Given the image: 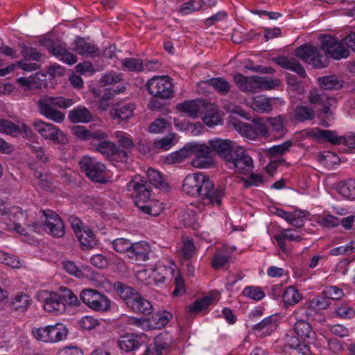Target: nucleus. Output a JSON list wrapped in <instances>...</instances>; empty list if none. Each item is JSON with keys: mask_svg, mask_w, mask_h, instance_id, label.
I'll list each match as a JSON object with an SVG mask.
<instances>
[{"mask_svg": "<svg viewBox=\"0 0 355 355\" xmlns=\"http://www.w3.org/2000/svg\"><path fill=\"white\" fill-rule=\"evenodd\" d=\"M182 190L188 196L200 198L205 205L220 206L225 196V189H215L209 176L202 173L187 175L183 180Z\"/></svg>", "mask_w": 355, "mask_h": 355, "instance_id": "1", "label": "nucleus"}, {"mask_svg": "<svg viewBox=\"0 0 355 355\" xmlns=\"http://www.w3.org/2000/svg\"><path fill=\"white\" fill-rule=\"evenodd\" d=\"M135 205L144 214L157 216L161 209L158 202L151 199V190L146 181L139 175L135 176L127 184Z\"/></svg>", "mask_w": 355, "mask_h": 355, "instance_id": "2", "label": "nucleus"}, {"mask_svg": "<svg viewBox=\"0 0 355 355\" xmlns=\"http://www.w3.org/2000/svg\"><path fill=\"white\" fill-rule=\"evenodd\" d=\"M73 104L71 98L63 96H42L37 101V107L39 113L46 119L56 123H61L65 119L64 112L60 109H67Z\"/></svg>", "mask_w": 355, "mask_h": 355, "instance_id": "3", "label": "nucleus"}, {"mask_svg": "<svg viewBox=\"0 0 355 355\" xmlns=\"http://www.w3.org/2000/svg\"><path fill=\"white\" fill-rule=\"evenodd\" d=\"M234 80L241 91L252 94L261 90L272 89L280 83L278 79L258 76H245L239 73L234 76Z\"/></svg>", "mask_w": 355, "mask_h": 355, "instance_id": "4", "label": "nucleus"}, {"mask_svg": "<svg viewBox=\"0 0 355 355\" xmlns=\"http://www.w3.org/2000/svg\"><path fill=\"white\" fill-rule=\"evenodd\" d=\"M189 155H194L191 164L196 168H210L215 165L213 150L207 143L191 142L188 144Z\"/></svg>", "mask_w": 355, "mask_h": 355, "instance_id": "5", "label": "nucleus"}, {"mask_svg": "<svg viewBox=\"0 0 355 355\" xmlns=\"http://www.w3.org/2000/svg\"><path fill=\"white\" fill-rule=\"evenodd\" d=\"M32 126L42 138L55 144L65 145L69 141L67 134L53 123L36 119Z\"/></svg>", "mask_w": 355, "mask_h": 355, "instance_id": "6", "label": "nucleus"}, {"mask_svg": "<svg viewBox=\"0 0 355 355\" xmlns=\"http://www.w3.org/2000/svg\"><path fill=\"white\" fill-rule=\"evenodd\" d=\"M149 94L161 99H169L173 96L172 79L168 76H155L146 85Z\"/></svg>", "mask_w": 355, "mask_h": 355, "instance_id": "7", "label": "nucleus"}, {"mask_svg": "<svg viewBox=\"0 0 355 355\" xmlns=\"http://www.w3.org/2000/svg\"><path fill=\"white\" fill-rule=\"evenodd\" d=\"M295 55L315 69H323L328 66L329 60L323 58L319 49L313 45L303 44L296 49Z\"/></svg>", "mask_w": 355, "mask_h": 355, "instance_id": "8", "label": "nucleus"}, {"mask_svg": "<svg viewBox=\"0 0 355 355\" xmlns=\"http://www.w3.org/2000/svg\"><path fill=\"white\" fill-rule=\"evenodd\" d=\"M32 334L37 340L53 343L66 338L67 330L62 324L57 323L44 327L33 328Z\"/></svg>", "mask_w": 355, "mask_h": 355, "instance_id": "9", "label": "nucleus"}, {"mask_svg": "<svg viewBox=\"0 0 355 355\" xmlns=\"http://www.w3.org/2000/svg\"><path fill=\"white\" fill-rule=\"evenodd\" d=\"M80 168L92 182H107L105 177L106 167L104 164L96 158L85 156L80 161Z\"/></svg>", "mask_w": 355, "mask_h": 355, "instance_id": "10", "label": "nucleus"}, {"mask_svg": "<svg viewBox=\"0 0 355 355\" xmlns=\"http://www.w3.org/2000/svg\"><path fill=\"white\" fill-rule=\"evenodd\" d=\"M321 49L325 53L324 58L327 59L331 58L339 60L347 58L349 55L348 49L343 46L342 40L339 41L331 35H325L322 37Z\"/></svg>", "mask_w": 355, "mask_h": 355, "instance_id": "11", "label": "nucleus"}, {"mask_svg": "<svg viewBox=\"0 0 355 355\" xmlns=\"http://www.w3.org/2000/svg\"><path fill=\"white\" fill-rule=\"evenodd\" d=\"M227 162L231 165L230 168L240 174H248L252 171L254 167L253 159L240 146H236L231 160H228Z\"/></svg>", "mask_w": 355, "mask_h": 355, "instance_id": "12", "label": "nucleus"}, {"mask_svg": "<svg viewBox=\"0 0 355 355\" xmlns=\"http://www.w3.org/2000/svg\"><path fill=\"white\" fill-rule=\"evenodd\" d=\"M37 298L42 303V306L46 312L61 314L66 310L63 299L55 292L41 291L37 293Z\"/></svg>", "mask_w": 355, "mask_h": 355, "instance_id": "13", "label": "nucleus"}, {"mask_svg": "<svg viewBox=\"0 0 355 355\" xmlns=\"http://www.w3.org/2000/svg\"><path fill=\"white\" fill-rule=\"evenodd\" d=\"M80 297L85 304L94 311H105L110 307V301L108 297L96 290L84 289Z\"/></svg>", "mask_w": 355, "mask_h": 355, "instance_id": "14", "label": "nucleus"}, {"mask_svg": "<svg viewBox=\"0 0 355 355\" xmlns=\"http://www.w3.org/2000/svg\"><path fill=\"white\" fill-rule=\"evenodd\" d=\"M94 146L97 152L110 162L126 163L128 160V153L124 150L119 149L113 142L104 140Z\"/></svg>", "mask_w": 355, "mask_h": 355, "instance_id": "15", "label": "nucleus"}, {"mask_svg": "<svg viewBox=\"0 0 355 355\" xmlns=\"http://www.w3.org/2000/svg\"><path fill=\"white\" fill-rule=\"evenodd\" d=\"M209 144L213 150L214 157L215 155H218L226 162L228 160H231L232 155L234 153V150L236 148L231 140L214 138L209 140Z\"/></svg>", "mask_w": 355, "mask_h": 355, "instance_id": "16", "label": "nucleus"}, {"mask_svg": "<svg viewBox=\"0 0 355 355\" xmlns=\"http://www.w3.org/2000/svg\"><path fill=\"white\" fill-rule=\"evenodd\" d=\"M72 228L82 250L91 249L96 245L94 232L84 223H72Z\"/></svg>", "mask_w": 355, "mask_h": 355, "instance_id": "17", "label": "nucleus"}, {"mask_svg": "<svg viewBox=\"0 0 355 355\" xmlns=\"http://www.w3.org/2000/svg\"><path fill=\"white\" fill-rule=\"evenodd\" d=\"M0 132L16 137L18 135H24L26 137H32L33 131L31 128L23 122H18L17 124L13 122L0 119Z\"/></svg>", "mask_w": 355, "mask_h": 355, "instance_id": "18", "label": "nucleus"}, {"mask_svg": "<svg viewBox=\"0 0 355 355\" xmlns=\"http://www.w3.org/2000/svg\"><path fill=\"white\" fill-rule=\"evenodd\" d=\"M309 101L311 104H318L322 107V112L325 114H331V107L336 103V99L328 94L319 93L316 89L310 91Z\"/></svg>", "mask_w": 355, "mask_h": 355, "instance_id": "19", "label": "nucleus"}, {"mask_svg": "<svg viewBox=\"0 0 355 355\" xmlns=\"http://www.w3.org/2000/svg\"><path fill=\"white\" fill-rule=\"evenodd\" d=\"M175 268V263L173 261H168L166 263L159 262L152 270L150 275L155 283H164L173 277Z\"/></svg>", "mask_w": 355, "mask_h": 355, "instance_id": "20", "label": "nucleus"}, {"mask_svg": "<svg viewBox=\"0 0 355 355\" xmlns=\"http://www.w3.org/2000/svg\"><path fill=\"white\" fill-rule=\"evenodd\" d=\"M235 246L223 245L216 249L211 261V266L214 270H220L225 267L230 260L232 254L236 251Z\"/></svg>", "mask_w": 355, "mask_h": 355, "instance_id": "21", "label": "nucleus"}, {"mask_svg": "<svg viewBox=\"0 0 355 355\" xmlns=\"http://www.w3.org/2000/svg\"><path fill=\"white\" fill-rule=\"evenodd\" d=\"M172 338L168 334H160L157 336L154 344L146 347L143 355H162L171 344Z\"/></svg>", "mask_w": 355, "mask_h": 355, "instance_id": "22", "label": "nucleus"}, {"mask_svg": "<svg viewBox=\"0 0 355 355\" xmlns=\"http://www.w3.org/2000/svg\"><path fill=\"white\" fill-rule=\"evenodd\" d=\"M135 109V105L132 103H117L111 108L110 114L114 120L125 121L133 115Z\"/></svg>", "mask_w": 355, "mask_h": 355, "instance_id": "23", "label": "nucleus"}, {"mask_svg": "<svg viewBox=\"0 0 355 355\" xmlns=\"http://www.w3.org/2000/svg\"><path fill=\"white\" fill-rule=\"evenodd\" d=\"M245 104L253 110L260 113H268L272 110L270 98L264 95H258L247 98Z\"/></svg>", "mask_w": 355, "mask_h": 355, "instance_id": "24", "label": "nucleus"}, {"mask_svg": "<svg viewBox=\"0 0 355 355\" xmlns=\"http://www.w3.org/2000/svg\"><path fill=\"white\" fill-rule=\"evenodd\" d=\"M272 60L282 68L293 71L302 78L306 76L305 69L299 61L294 58L283 55L275 58Z\"/></svg>", "mask_w": 355, "mask_h": 355, "instance_id": "25", "label": "nucleus"}, {"mask_svg": "<svg viewBox=\"0 0 355 355\" xmlns=\"http://www.w3.org/2000/svg\"><path fill=\"white\" fill-rule=\"evenodd\" d=\"M205 104L206 102L201 99L187 101L177 105V109L192 118H197L198 114H202Z\"/></svg>", "mask_w": 355, "mask_h": 355, "instance_id": "26", "label": "nucleus"}, {"mask_svg": "<svg viewBox=\"0 0 355 355\" xmlns=\"http://www.w3.org/2000/svg\"><path fill=\"white\" fill-rule=\"evenodd\" d=\"M202 114H203L202 116L203 123L209 128L222 123L218 107L214 104L206 103Z\"/></svg>", "mask_w": 355, "mask_h": 355, "instance_id": "27", "label": "nucleus"}, {"mask_svg": "<svg viewBox=\"0 0 355 355\" xmlns=\"http://www.w3.org/2000/svg\"><path fill=\"white\" fill-rule=\"evenodd\" d=\"M72 50L82 55L95 56L98 48L92 42H87L84 38L78 37L71 44Z\"/></svg>", "mask_w": 355, "mask_h": 355, "instance_id": "28", "label": "nucleus"}, {"mask_svg": "<svg viewBox=\"0 0 355 355\" xmlns=\"http://www.w3.org/2000/svg\"><path fill=\"white\" fill-rule=\"evenodd\" d=\"M270 130V137L282 139L287 132L286 120L284 116L279 115L276 117H267Z\"/></svg>", "mask_w": 355, "mask_h": 355, "instance_id": "29", "label": "nucleus"}, {"mask_svg": "<svg viewBox=\"0 0 355 355\" xmlns=\"http://www.w3.org/2000/svg\"><path fill=\"white\" fill-rule=\"evenodd\" d=\"M342 218L340 222H354L355 220V211L349 212L347 209L342 207H334L332 208V214L324 211L323 213V222H334L338 220L339 216H345Z\"/></svg>", "mask_w": 355, "mask_h": 355, "instance_id": "30", "label": "nucleus"}, {"mask_svg": "<svg viewBox=\"0 0 355 355\" xmlns=\"http://www.w3.org/2000/svg\"><path fill=\"white\" fill-rule=\"evenodd\" d=\"M128 307L135 313L144 315H149L153 311L151 302L143 297L140 293L136 294L133 300L129 302Z\"/></svg>", "mask_w": 355, "mask_h": 355, "instance_id": "31", "label": "nucleus"}, {"mask_svg": "<svg viewBox=\"0 0 355 355\" xmlns=\"http://www.w3.org/2000/svg\"><path fill=\"white\" fill-rule=\"evenodd\" d=\"M150 247L145 241L132 243V247L128 253V257L135 261H145L148 259Z\"/></svg>", "mask_w": 355, "mask_h": 355, "instance_id": "32", "label": "nucleus"}, {"mask_svg": "<svg viewBox=\"0 0 355 355\" xmlns=\"http://www.w3.org/2000/svg\"><path fill=\"white\" fill-rule=\"evenodd\" d=\"M173 315L168 311L157 312L146 318L148 321L147 330L160 329L166 326L172 319Z\"/></svg>", "mask_w": 355, "mask_h": 355, "instance_id": "33", "label": "nucleus"}, {"mask_svg": "<svg viewBox=\"0 0 355 355\" xmlns=\"http://www.w3.org/2000/svg\"><path fill=\"white\" fill-rule=\"evenodd\" d=\"M293 329L295 333L301 339L312 341L315 338V333L313 331L312 327L306 320H295Z\"/></svg>", "mask_w": 355, "mask_h": 355, "instance_id": "34", "label": "nucleus"}, {"mask_svg": "<svg viewBox=\"0 0 355 355\" xmlns=\"http://www.w3.org/2000/svg\"><path fill=\"white\" fill-rule=\"evenodd\" d=\"M50 51L53 55L69 65H72L77 62L76 56L69 51L65 45L53 44L50 48Z\"/></svg>", "mask_w": 355, "mask_h": 355, "instance_id": "35", "label": "nucleus"}, {"mask_svg": "<svg viewBox=\"0 0 355 355\" xmlns=\"http://www.w3.org/2000/svg\"><path fill=\"white\" fill-rule=\"evenodd\" d=\"M141 345L140 337L136 334H126L121 336L118 341L119 347L125 352H132Z\"/></svg>", "mask_w": 355, "mask_h": 355, "instance_id": "36", "label": "nucleus"}, {"mask_svg": "<svg viewBox=\"0 0 355 355\" xmlns=\"http://www.w3.org/2000/svg\"><path fill=\"white\" fill-rule=\"evenodd\" d=\"M274 239L277 241L281 250L286 252V241H299L301 240V236L295 231L291 229L284 230L281 234L274 236Z\"/></svg>", "mask_w": 355, "mask_h": 355, "instance_id": "37", "label": "nucleus"}, {"mask_svg": "<svg viewBox=\"0 0 355 355\" xmlns=\"http://www.w3.org/2000/svg\"><path fill=\"white\" fill-rule=\"evenodd\" d=\"M302 298V294L293 286L286 287L282 293L284 306L288 308L297 304Z\"/></svg>", "mask_w": 355, "mask_h": 355, "instance_id": "38", "label": "nucleus"}, {"mask_svg": "<svg viewBox=\"0 0 355 355\" xmlns=\"http://www.w3.org/2000/svg\"><path fill=\"white\" fill-rule=\"evenodd\" d=\"M293 146L294 143L293 141L287 140L281 144L266 148L264 151L266 155L270 159L279 158L288 153L291 148Z\"/></svg>", "mask_w": 355, "mask_h": 355, "instance_id": "39", "label": "nucleus"}, {"mask_svg": "<svg viewBox=\"0 0 355 355\" xmlns=\"http://www.w3.org/2000/svg\"><path fill=\"white\" fill-rule=\"evenodd\" d=\"M232 124L234 130L242 136L250 139H255L258 137L257 131L251 125L235 119H232Z\"/></svg>", "mask_w": 355, "mask_h": 355, "instance_id": "40", "label": "nucleus"}, {"mask_svg": "<svg viewBox=\"0 0 355 355\" xmlns=\"http://www.w3.org/2000/svg\"><path fill=\"white\" fill-rule=\"evenodd\" d=\"M69 119L72 123H87L92 119V115L86 107H78L69 112Z\"/></svg>", "mask_w": 355, "mask_h": 355, "instance_id": "41", "label": "nucleus"}, {"mask_svg": "<svg viewBox=\"0 0 355 355\" xmlns=\"http://www.w3.org/2000/svg\"><path fill=\"white\" fill-rule=\"evenodd\" d=\"M277 327V320L273 315L265 318L259 323L254 324L252 329L257 331H263L266 335H270L276 330Z\"/></svg>", "mask_w": 355, "mask_h": 355, "instance_id": "42", "label": "nucleus"}, {"mask_svg": "<svg viewBox=\"0 0 355 355\" xmlns=\"http://www.w3.org/2000/svg\"><path fill=\"white\" fill-rule=\"evenodd\" d=\"M337 191L344 198L349 200H354L355 180L349 179L340 182L337 186Z\"/></svg>", "mask_w": 355, "mask_h": 355, "instance_id": "43", "label": "nucleus"}, {"mask_svg": "<svg viewBox=\"0 0 355 355\" xmlns=\"http://www.w3.org/2000/svg\"><path fill=\"white\" fill-rule=\"evenodd\" d=\"M189 157H190L189 145L187 144L180 150L175 151L167 155L165 158V163L167 164L181 163Z\"/></svg>", "mask_w": 355, "mask_h": 355, "instance_id": "44", "label": "nucleus"}, {"mask_svg": "<svg viewBox=\"0 0 355 355\" xmlns=\"http://www.w3.org/2000/svg\"><path fill=\"white\" fill-rule=\"evenodd\" d=\"M42 229L55 237H62L65 233L64 223H35Z\"/></svg>", "mask_w": 355, "mask_h": 355, "instance_id": "45", "label": "nucleus"}, {"mask_svg": "<svg viewBox=\"0 0 355 355\" xmlns=\"http://www.w3.org/2000/svg\"><path fill=\"white\" fill-rule=\"evenodd\" d=\"M115 287L120 297L124 300L127 306H128V303L130 300H133V298H135L136 294L139 293L137 291L130 286L121 282H116Z\"/></svg>", "mask_w": 355, "mask_h": 355, "instance_id": "46", "label": "nucleus"}, {"mask_svg": "<svg viewBox=\"0 0 355 355\" xmlns=\"http://www.w3.org/2000/svg\"><path fill=\"white\" fill-rule=\"evenodd\" d=\"M316 313L314 308H311V302L309 301L306 304L298 306L292 314L295 320H306Z\"/></svg>", "mask_w": 355, "mask_h": 355, "instance_id": "47", "label": "nucleus"}, {"mask_svg": "<svg viewBox=\"0 0 355 355\" xmlns=\"http://www.w3.org/2000/svg\"><path fill=\"white\" fill-rule=\"evenodd\" d=\"M121 63L123 69L128 71H141L144 69V64L140 59L126 58L122 59Z\"/></svg>", "mask_w": 355, "mask_h": 355, "instance_id": "48", "label": "nucleus"}, {"mask_svg": "<svg viewBox=\"0 0 355 355\" xmlns=\"http://www.w3.org/2000/svg\"><path fill=\"white\" fill-rule=\"evenodd\" d=\"M314 116L313 110L307 106H297L294 111V118L298 121L311 120Z\"/></svg>", "mask_w": 355, "mask_h": 355, "instance_id": "49", "label": "nucleus"}, {"mask_svg": "<svg viewBox=\"0 0 355 355\" xmlns=\"http://www.w3.org/2000/svg\"><path fill=\"white\" fill-rule=\"evenodd\" d=\"M309 301L311 302V308H314L316 312L320 310L327 309L331 303L330 300L324 295L323 291H322L319 295Z\"/></svg>", "mask_w": 355, "mask_h": 355, "instance_id": "50", "label": "nucleus"}, {"mask_svg": "<svg viewBox=\"0 0 355 355\" xmlns=\"http://www.w3.org/2000/svg\"><path fill=\"white\" fill-rule=\"evenodd\" d=\"M334 313L341 319H352L355 316V310L347 304H340L335 308Z\"/></svg>", "mask_w": 355, "mask_h": 355, "instance_id": "51", "label": "nucleus"}, {"mask_svg": "<svg viewBox=\"0 0 355 355\" xmlns=\"http://www.w3.org/2000/svg\"><path fill=\"white\" fill-rule=\"evenodd\" d=\"M208 83L218 92L223 95L227 94L230 89V83L223 78H211L208 80Z\"/></svg>", "mask_w": 355, "mask_h": 355, "instance_id": "52", "label": "nucleus"}, {"mask_svg": "<svg viewBox=\"0 0 355 355\" xmlns=\"http://www.w3.org/2000/svg\"><path fill=\"white\" fill-rule=\"evenodd\" d=\"M182 257L189 260L196 254V248L192 239L184 238L182 247Z\"/></svg>", "mask_w": 355, "mask_h": 355, "instance_id": "53", "label": "nucleus"}, {"mask_svg": "<svg viewBox=\"0 0 355 355\" xmlns=\"http://www.w3.org/2000/svg\"><path fill=\"white\" fill-rule=\"evenodd\" d=\"M7 227L9 230H14L21 235L26 236L29 232L35 228H38V225L35 223H7Z\"/></svg>", "mask_w": 355, "mask_h": 355, "instance_id": "54", "label": "nucleus"}, {"mask_svg": "<svg viewBox=\"0 0 355 355\" xmlns=\"http://www.w3.org/2000/svg\"><path fill=\"white\" fill-rule=\"evenodd\" d=\"M242 295L255 301L261 300L265 297V293L261 288L253 286H248L244 288Z\"/></svg>", "mask_w": 355, "mask_h": 355, "instance_id": "55", "label": "nucleus"}, {"mask_svg": "<svg viewBox=\"0 0 355 355\" xmlns=\"http://www.w3.org/2000/svg\"><path fill=\"white\" fill-rule=\"evenodd\" d=\"M343 139V136H338L336 131L320 129V141L324 140L337 145L342 144Z\"/></svg>", "mask_w": 355, "mask_h": 355, "instance_id": "56", "label": "nucleus"}, {"mask_svg": "<svg viewBox=\"0 0 355 355\" xmlns=\"http://www.w3.org/2000/svg\"><path fill=\"white\" fill-rule=\"evenodd\" d=\"M114 137L116 138V141L124 148L132 149L134 147V143L131 136L123 131H116L114 133Z\"/></svg>", "mask_w": 355, "mask_h": 355, "instance_id": "57", "label": "nucleus"}, {"mask_svg": "<svg viewBox=\"0 0 355 355\" xmlns=\"http://www.w3.org/2000/svg\"><path fill=\"white\" fill-rule=\"evenodd\" d=\"M211 300L212 298L210 297H205L200 300H197L187 307L188 312L195 313L205 310L209 306Z\"/></svg>", "mask_w": 355, "mask_h": 355, "instance_id": "58", "label": "nucleus"}, {"mask_svg": "<svg viewBox=\"0 0 355 355\" xmlns=\"http://www.w3.org/2000/svg\"><path fill=\"white\" fill-rule=\"evenodd\" d=\"M6 215H8L9 220H12L15 219L12 218V216L23 215V213L19 207H8L6 202L0 198V216Z\"/></svg>", "mask_w": 355, "mask_h": 355, "instance_id": "59", "label": "nucleus"}, {"mask_svg": "<svg viewBox=\"0 0 355 355\" xmlns=\"http://www.w3.org/2000/svg\"><path fill=\"white\" fill-rule=\"evenodd\" d=\"M170 126V123L165 119L159 118L150 123L148 130L153 134H159L163 132Z\"/></svg>", "mask_w": 355, "mask_h": 355, "instance_id": "60", "label": "nucleus"}, {"mask_svg": "<svg viewBox=\"0 0 355 355\" xmlns=\"http://www.w3.org/2000/svg\"><path fill=\"white\" fill-rule=\"evenodd\" d=\"M63 269L69 275H73L77 278H83L84 274L81 268H80L74 261H63L62 262Z\"/></svg>", "mask_w": 355, "mask_h": 355, "instance_id": "61", "label": "nucleus"}, {"mask_svg": "<svg viewBox=\"0 0 355 355\" xmlns=\"http://www.w3.org/2000/svg\"><path fill=\"white\" fill-rule=\"evenodd\" d=\"M112 247L115 251L119 253H126L128 256L131 247H132V243L125 239L120 238L115 239L112 242Z\"/></svg>", "mask_w": 355, "mask_h": 355, "instance_id": "62", "label": "nucleus"}, {"mask_svg": "<svg viewBox=\"0 0 355 355\" xmlns=\"http://www.w3.org/2000/svg\"><path fill=\"white\" fill-rule=\"evenodd\" d=\"M148 182L156 188H163L164 182L162 176L157 170L148 168L147 171Z\"/></svg>", "mask_w": 355, "mask_h": 355, "instance_id": "63", "label": "nucleus"}, {"mask_svg": "<svg viewBox=\"0 0 355 355\" xmlns=\"http://www.w3.org/2000/svg\"><path fill=\"white\" fill-rule=\"evenodd\" d=\"M324 295H325L330 301L339 300L345 296L344 291L336 286H328L323 289Z\"/></svg>", "mask_w": 355, "mask_h": 355, "instance_id": "64", "label": "nucleus"}]
</instances>
